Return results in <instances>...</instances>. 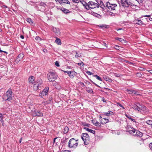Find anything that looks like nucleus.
<instances>
[{
    "label": "nucleus",
    "instance_id": "1",
    "mask_svg": "<svg viewBox=\"0 0 152 152\" xmlns=\"http://www.w3.org/2000/svg\"><path fill=\"white\" fill-rule=\"evenodd\" d=\"M126 131L128 132L131 134L136 137H140L143 135L142 133L132 128H129Z\"/></svg>",
    "mask_w": 152,
    "mask_h": 152
},
{
    "label": "nucleus",
    "instance_id": "2",
    "mask_svg": "<svg viewBox=\"0 0 152 152\" xmlns=\"http://www.w3.org/2000/svg\"><path fill=\"white\" fill-rule=\"evenodd\" d=\"M12 90L11 88L9 89L6 94L3 95V99L6 101H10L12 99Z\"/></svg>",
    "mask_w": 152,
    "mask_h": 152
},
{
    "label": "nucleus",
    "instance_id": "3",
    "mask_svg": "<svg viewBox=\"0 0 152 152\" xmlns=\"http://www.w3.org/2000/svg\"><path fill=\"white\" fill-rule=\"evenodd\" d=\"M47 77L50 82H53L56 79L58 75L55 72H50L48 74Z\"/></svg>",
    "mask_w": 152,
    "mask_h": 152
},
{
    "label": "nucleus",
    "instance_id": "4",
    "mask_svg": "<svg viewBox=\"0 0 152 152\" xmlns=\"http://www.w3.org/2000/svg\"><path fill=\"white\" fill-rule=\"evenodd\" d=\"M81 137L84 141L85 145L88 144L89 142V137L87 133H83L81 135Z\"/></svg>",
    "mask_w": 152,
    "mask_h": 152
},
{
    "label": "nucleus",
    "instance_id": "5",
    "mask_svg": "<svg viewBox=\"0 0 152 152\" xmlns=\"http://www.w3.org/2000/svg\"><path fill=\"white\" fill-rule=\"evenodd\" d=\"M142 2V0H133L129 2V6H130L134 8L137 7L138 4Z\"/></svg>",
    "mask_w": 152,
    "mask_h": 152
},
{
    "label": "nucleus",
    "instance_id": "6",
    "mask_svg": "<svg viewBox=\"0 0 152 152\" xmlns=\"http://www.w3.org/2000/svg\"><path fill=\"white\" fill-rule=\"evenodd\" d=\"M78 144L77 140L74 138H72L69 141L68 146L70 148H75L77 146Z\"/></svg>",
    "mask_w": 152,
    "mask_h": 152
},
{
    "label": "nucleus",
    "instance_id": "7",
    "mask_svg": "<svg viewBox=\"0 0 152 152\" xmlns=\"http://www.w3.org/2000/svg\"><path fill=\"white\" fill-rule=\"evenodd\" d=\"M106 6L110 10H115L117 6V5L116 4L108 1L106 3Z\"/></svg>",
    "mask_w": 152,
    "mask_h": 152
},
{
    "label": "nucleus",
    "instance_id": "8",
    "mask_svg": "<svg viewBox=\"0 0 152 152\" xmlns=\"http://www.w3.org/2000/svg\"><path fill=\"white\" fill-rule=\"evenodd\" d=\"M42 83V80L40 79H39L36 81L34 85V90L35 91H37L38 90L39 87L41 85Z\"/></svg>",
    "mask_w": 152,
    "mask_h": 152
},
{
    "label": "nucleus",
    "instance_id": "9",
    "mask_svg": "<svg viewBox=\"0 0 152 152\" xmlns=\"http://www.w3.org/2000/svg\"><path fill=\"white\" fill-rule=\"evenodd\" d=\"M88 10L89 8L94 9L96 7H99V5L96 4V3L92 1H90L88 3V5L86 6Z\"/></svg>",
    "mask_w": 152,
    "mask_h": 152
},
{
    "label": "nucleus",
    "instance_id": "10",
    "mask_svg": "<svg viewBox=\"0 0 152 152\" xmlns=\"http://www.w3.org/2000/svg\"><path fill=\"white\" fill-rule=\"evenodd\" d=\"M129 2L128 0H121V4L124 7H127L129 6Z\"/></svg>",
    "mask_w": 152,
    "mask_h": 152
},
{
    "label": "nucleus",
    "instance_id": "11",
    "mask_svg": "<svg viewBox=\"0 0 152 152\" xmlns=\"http://www.w3.org/2000/svg\"><path fill=\"white\" fill-rule=\"evenodd\" d=\"M24 57V55L23 53L19 54L17 57L15 62L18 64L21 60Z\"/></svg>",
    "mask_w": 152,
    "mask_h": 152
},
{
    "label": "nucleus",
    "instance_id": "12",
    "mask_svg": "<svg viewBox=\"0 0 152 152\" xmlns=\"http://www.w3.org/2000/svg\"><path fill=\"white\" fill-rule=\"evenodd\" d=\"M34 116H42L43 114L42 113H41L39 111L35 110L32 114Z\"/></svg>",
    "mask_w": 152,
    "mask_h": 152
},
{
    "label": "nucleus",
    "instance_id": "13",
    "mask_svg": "<svg viewBox=\"0 0 152 152\" xmlns=\"http://www.w3.org/2000/svg\"><path fill=\"white\" fill-rule=\"evenodd\" d=\"M55 1L57 2H58L61 4L63 3L70 4V2L68 0H55Z\"/></svg>",
    "mask_w": 152,
    "mask_h": 152
},
{
    "label": "nucleus",
    "instance_id": "14",
    "mask_svg": "<svg viewBox=\"0 0 152 152\" xmlns=\"http://www.w3.org/2000/svg\"><path fill=\"white\" fill-rule=\"evenodd\" d=\"M126 116L127 118H128L130 120H131L133 122V123H135V124L133 123V124H134L136 125H137L138 124V123L136 121V120L132 118L130 115H127L126 114Z\"/></svg>",
    "mask_w": 152,
    "mask_h": 152
},
{
    "label": "nucleus",
    "instance_id": "15",
    "mask_svg": "<svg viewBox=\"0 0 152 152\" xmlns=\"http://www.w3.org/2000/svg\"><path fill=\"white\" fill-rule=\"evenodd\" d=\"M67 73L69 77L71 78H72L74 77V75H75V74H76V72L71 71H67Z\"/></svg>",
    "mask_w": 152,
    "mask_h": 152
},
{
    "label": "nucleus",
    "instance_id": "16",
    "mask_svg": "<svg viewBox=\"0 0 152 152\" xmlns=\"http://www.w3.org/2000/svg\"><path fill=\"white\" fill-rule=\"evenodd\" d=\"M126 91L128 92L129 94H131L132 95H134L135 94L140 95L139 94H137V91L133 90H129L127 89Z\"/></svg>",
    "mask_w": 152,
    "mask_h": 152
},
{
    "label": "nucleus",
    "instance_id": "17",
    "mask_svg": "<svg viewBox=\"0 0 152 152\" xmlns=\"http://www.w3.org/2000/svg\"><path fill=\"white\" fill-rule=\"evenodd\" d=\"M34 77L33 76H30L28 79V81L29 83L30 84H33V83H34Z\"/></svg>",
    "mask_w": 152,
    "mask_h": 152
},
{
    "label": "nucleus",
    "instance_id": "18",
    "mask_svg": "<svg viewBox=\"0 0 152 152\" xmlns=\"http://www.w3.org/2000/svg\"><path fill=\"white\" fill-rule=\"evenodd\" d=\"M48 89L49 88L48 87L46 88L43 90L41 94H42L43 96L47 95L48 93Z\"/></svg>",
    "mask_w": 152,
    "mask_h": 152
},
{
    "label": "nucleus",
    "instance_id": "19",
    "mask_svg": "<svg viewBox=\"0 0 152 152\" xmlns=\"http://www.w3.org/2000/svg\"><path fill=\"white\" fill-rule=\"evenodd\" d=\"M53 31L55 33L56 35H58L60 34V32L59 29L53 27Z\"/></svg>",
    "mask_w": 152,
    "mask_h": 152
},
{
    "label": "nucleus",
    "instance_id": "20",
    "mask_svg": "<svg viewBox=\"0 0 152 152\" xmlns=\"http://www.w3.org/2000/svg\"><path fill=\"white\" fill-rule=\"evenodd\" d=\"M60 9L64 13L67 14L71 12V11L64 8H62Z\"/></svg>",
    "mask_w": 152,
    "mask_h": 152
},
{
    "label": "nucleus",
    "instance_id": "21",
    "mask_svg": "<svg viewBox=\"0 0 152 152\" xmlns=\"http://www.w3.org/2000/svg\"><path fill=\"white\" fill-rule=\"evenodd\" d=\"M101 123L102 124H104L109 122V120L108 119L103 118L101 120Z\"/></svg>",
    "mask_w": 152,
    "mask_h": 152
},
{
    "label": "nucleus",
    "instance_id": "22",
    "mask_svg": "<svg viewBox=\"0 0 152 152\" xmlns=\"http://www.w3.org/2000/svg\"><path fill=\"white\" fill-rule=\"evenodd\" d=\"M103 77L105 80L108 81L110 82H112V81L111 78L106 75H103Z\"/></svg>",
    "mask_w": 152,
    "mask_h": 152
},
{
    "label": "nucleus",
    "instance_id": "23",
    "mask_svg": "<svg viewBox=\"0 0 152 152\" xmlns=\"http://www.w3.org/2000/svg\"><path fill=\"white\" fill-rule=\"evenodd\" d=\"M96 1L97 2L96 4L99 5V6L102 7L103 5L104 4L101 0H96Z\"/></svg>",
    "mask_w": 152,
    "mask_h": 152
},
{
    "label": "nucleus",
    "instance_id": "24",
    "mask_svg": "<svg viewBox=\"0 0 152 152\" xmlns=\"http://www.w3.org/2000/svg\"><path fill=\"white\" fill-rule=\"evenodd\" d=\"M139 108H140V110L138 111L140 112H142V111H145L146 109L145 107L143 106V105H140V107H139Z\"/></svg>",
    "mask_w": 152,
    "mask_h": 152
},
{
    "label": "nucleus",
    "instance_id": "25",
    "mask_svg": "<svg viewBox=\"0 0 152 152\" xmlns=\"http://www.w3.org/2000/svg\"><path fill=\"white\" fill-rule=\"evenodd\" d=\"M87 131L93 133V134H94L95 133V131L94 130H93L91 129H89L88 128L85 127L84 128Z\"/></svg>",
    "mask_w": 152,
    "mask_h": 152
},
{
    "label": "nucleus",
    "instance_id": "26",
    "mask_svg": "<svg viewBox=\"0 0 152 152\" xmlns=\"http://www.w3.org/2000/svg\"><path fill=\"white\" fill-rule=\"evenodd\" d=\"M132 107L134 109V110H137L138 111L139 110L140 108L139 107H138L137 105L135 104L132 105Z\"/></svg>",
    "mask_w": 152,
    "mask_h": 152
},
{
    "label": "nucleus",
    "instance_id": "27",
    "mask_svg": "<svg viewBox=\"0 0 152 152\" xmlns=\"http://www.w3.org/2000/svg\"><path fill=\"white\" fill-rule=\"evenodd\" d=\"M104 115L106 116H109L111 115H113V112L110 111H109L108 112H105L104 113Z\"/></svg>",
    "mask_w": 152,
    "mask_h": 152
},
{
    "label": "nucleus",
    "instance_id": "28",
    "mask_svg": "<svg viewBox=\"0 0 152 152\" xmlns=\"http://www.w3.org/2000/svg\"><path fill=\"white\" fill-rule=\"evenodd\" d=\"M80 2L83 4V6L85 7V8L87 9L88 8L87 7H86V6L88 5V4L86 3L84 1H80Z\"/></svg>",
    "mask_w": 152,
    "mask_h": 152
},
{
    "label": "nucleus",
    "instance_id": "29",
    "mask_svg": "<svg viewBox=\"0 0 152 152\" xmlns=\"http://www.w3.org/2000/svg\"><path fill=\"white\" fill-rule=\"evenodd\" d=\"M135 21H137V22H136L137 24H139L140 25H142L143 24L142 22L140 20H136Z\"/></svg>",
    "mask_w": 152,
    "mask_h": 152
},
{
    "label": "nucleus",
    "instance_id": "30",
    "mask_svg": "<svg viewBox=\"0 0 152 152\" xmlns=\"http://www.w3.org/2000/svg\"><path fill=\"white\" fill-rule=\"evenodd\" d=\"M55 42L58 45H61V44L60 39L58 38H56Z\"/></svg>",
    "mask_w": 152,
    "mask_h": 152
},
{
    "label": "nucleus",
    "instance_id": "31",
    "mask_svg": "<svg viewBox=\"0 0 152 152\" xmlns=\"http://www.w3.org/2000/svg\"><path fill=\"white\" fill-rule=\"evenodd\" d=\"M27 21L30 24L32 25L34 24V22L30 18H27Z\"/></svg>",
    "mask_w": 152,
    "mask_h": 152
},
{
    "label": "nucleus",
    "instance_id": "32",
    "mask_svg": "<svg viewBox=\"0 0 152 152\" xmlns=\"http://www.w3.org/2000/svg\"><path fill=\"white\" fill-rule=\"evenodd\" d=\"M115 39L116 40H118L120 42H124L125 41V40L124 39L116 37Z\"/></svg>",
    "mask_w": 152,
    "mask_h": 152
},
{
    "label": "nucleus",
    "instance_id": "33",
    "mask_svg": "<svg viewBox=\"0 0 152 152\" xmlns=\"http://www.w3.org/2000/svg\"><path fill=\"white\" fill-rule=\"evenodd\" d=\"M0 121L1 122L2 125H4V121L3 120V116L1 113H0Z\"/></svg>",
    "mask_w": 152,
    "mask_h": 152
},
{
    "label": "nucleus",
    "instance_id": "34",
    "mask_svg": "<svg viewBox=\"0 0 152 152\" xmlns=\"http://www.w3.org/2000/svg\"><path fill=\"white\" fill-rule=\"evenodd\" d=\"M69 130V128L67 126H66L64 129V134H66L68 132Z\"/></svg>",
    "mask_w": 152,
    "mask_h": 152
},
{
    "label": "nucleus",
    "instance_id": "35",
    "mask_svg": "<svg viewBox=\"0 0 152 152\" xmlns=\"http://www.w3.org/2000/svg\"><path fill=\"white\" fill-rule=\"evenodd\" d=\"M98 26L101 28H107L108 26L104 24H102Z\"/></svg>",
    "mask_w": 152,
    "mask_h": 152
},
{
    "label": "nucleus",
    "instance_id": "36",
    "mask_svg": "<svg viewBox=\"0 0 152 152\" xmlns=\"http://www.w3.org/2000/svg\"><path fill=\"white\" fill-rule=\"evenodd\" d=\"M95 121H93L92 122L96 126H100V123L98 122L97 121H96L95 122Z\"/></svg>",
    "mask_w": 152,
    "mask_h": 152
},
{
    "label": "nucleus",
    "instance_id": "37",
    "mask_svg": "<svg viewBox=\"0 0 152 152\" xmlns=\"http://www.w3.org/2000/svg\"><path fill=\"white\" fill-rule=\"evenodd\" d=\"M94 76L96 78L97 80H100L101 81H102L101 78L100 77L98 76L97 75H94Z\"/></svg>",
    "mask_w": 152,
    "mask_h": 152
},
{
    "label": "nucleus",
    "instance_id": "38",
    "mask_svg": "<svg viewBox=\"0 0 152 152\" xmlns=\"http://www.w3.org/2000/svg\"><path fill=\"white\" fill-rule=\"evenodd\" d=\"M146 122L147 124L150 125H151L152 124V121L151 120H147Z\"/></svg>",
    "mask_w": 152,
    "mask_h": 152
},
{
    "label": "nucleus",
    "instance_id": "39",
    "mask_svg": "<svg viewBox=\"0 0 152 152\" xmlns=\"http://www.w3.org/2000/svg\"><path fill=\"white\" fill-rule=\"evenodd\" d=\"M39 6H42L43 7H45L46 4L45 3L42 2H41L39 4Z\"/></svg>",
    "mask_w": 152,
    "mask_h": 152
},
{
    "label": "nucleus",
    "instance_id": "40",
    "mask_svg": "<svg viewBox=\"0 0 152 152\" xmlns=\"http://www.w3.org/2000/svg\"><path fill=\"white\" fill-rule=\"evenodd\" d=\"M117 105L121 107L123 109H125V108L120 103L118 102L117 103Z\"/></svg>",
    "mask_w": 152,
    "mask_h": 152
},
{
    "label": "nucleus",
    "instance_id": "41",
    "mask_svg": "<svg viewBox=\"0 0 152 152\" xmlns=\"http://www.w3.org/2000/svg\"><path fill=\"white\" fill-rule=\"evenodd\" d=\"M77 64L78 66L82 65L83 66V65H84V64L83 63V62H81L80 63H77Z\"/></svg>",
    "mask_w": 152,
    "mask_h": 152
},
{
    "label": "nucleus",
    "instance_id": "42",
    "mask_svg": "<svg viewBox=\"0 0 152 152\" xmlns=\"http://www.w3.org/2000/svg\"><path fill=\"white\" fill-rule=\"evenodd\" d=\"M114 75L116 77H119L121 75L117 73H114Z\"/></svg>",
    "mask_w": 152,
    "mask_h": 152
},
{
    "label": "nucleus",
    "instance_id": "43",
    "mask_svg": "<svg viewBox=\"0 0 152 152\" xmlns=\"http://www.w3.org/2000/svg\"><path fill=\"white\" fill-rule=\"evenodd\" d=\"M149 146L150 149L152 151V143H151L149 144Z\"/></svg>",
    "mask_w": 152,
    "mask_h": 152
},
{
    "label": "nucleus",
    "instance_id": "44",
    "mask_svg": "<svg viewBox=\"0 0 152 152\" xmlns=\"http://www.w3.org/2000/svg\"><path fill=\"white\" fill-rule=\"evenodd\" d=\"M35 39L38 41H39L40 40V38L39 36L36 37L35 38Z\"/></svg>",
    "mask_w": 152,
    "mask_h": 152
},
{
    "label": "nucleus",
    "instance_id": "45",
    "mask_svg": "<svg viewBox=\"0 0 152 152\" xmlns=\"http://www.w3.org/2000/svg\"><path fill=\"white\" fill-rule=\"evenodd\" d=\"M55 65L57 66H59V62L58 61H56V62H55Z\"/></svg>",
    "mask_w": 152,
    "mask_h": 152
},
{
    "label": "nucleus",
    "instance_id": "46",
    "mask_svg": "<svg viewBox=\"0 0 152 152\" xmlns=\"http://www.w3.org/2000/svg\"><path fill=\"white\" fill-rule=\"evenodd\" d=\"M80 55L79 54L77 53H76L75 55V57L77 58L80 57Z\"/></svg>",
    "mask_w": 152,
    "mask_h": 152
},
{
    "label": "nucleus",
    "instance_id": "47",
    "mask_svg": "<svg viewBox=\"0 0 152 152\" xmlns=\"http://www.w3.org/2000/svg\"><path fill=\"white\" fill-rule=\"evenodd\" d=\"M86 73L88 75H91L93 74L90 71H87Z\"/></svg>",
    "mask_w": 152,
    "mask_h": 152
},
{
    "label": "nucleus",
    "instance_id": "48",
    "mask_svg": "<svg viewBox=\"0 0 152 152\" xmlns=\"http://www.w3.org/2000/svg\"><path fill=\"white\" fill-rule=\"evenodd\" d=\"M102 100L104 102H106V100L104 98H103V97L102 98Z\"/></svg>",
    "mask_w": 152,
    "mask_h": 152
},
{
    "label": "nucleus",
    "instance_id": "49",
    "mask_svg": "<svg viewBox=\"0 0 152 152\" xmlns=\"http://www.w3.org/2000/svg\"><path fill=\"white\" fill-rule=\"evenodd\" d=\"M102 45H103V46H105L106 47H107L106 45H107V44L106 43H104V42H103V43L102 44Z\"/></svg>",
    "mask_w": 152,
    "mask_h": 152
},
{
    "label": "nucleus",
    "instance_id": "50",
    "mask_svg": "<svg viewBox=\"0 0 152 152\" xmlns=\"http://www.w3.org/2000/svg\"><path fill=\"white\" fill-rule=\"evenodd\" d=\"M43 51L45 53H47V50L46 49H43Z\"/></svg>",
    "mask_w": 152,
    "mask_h": 152
},
{
    "label": "nucleus",
    "instance_id": "51",
    "mask_svg": "<svg viewBox=\"0 0 152 152\" xmlns=\"http://www.w3.org/2000/svg\"><path fill=\"white\" fill-rule=\"evenodd\" d=\"M147 71L150 73L152 74V70H147Z\"/></svg>",
    "mask_w": 152,
    "mask_h": 152
},
{
    "label": "nucleus",
    "instance_id": "52",
    "mask_svg": "<svg viewBox=\"0 0 152 152\" xmlns=\"http://www.w3.org/2000/svg\"><path fill=\"white\" fill-rule=\"evenodd\" d=\"M74 2H75V3H78L79 2V1L78 0H75L74 1Z\"/></svg>",
    "mask_w": 152,
    "mask_h": 152
},
{
    "label": "nucleus",
    "instance_id": "53",
    "mask_svg": "<svg viewBox=\"0 0 152 152\" xmlns=\"http://www.w3.org/2000/svg\"><path fill=\"white\" fill-rule=\"evenodd\" d=\"M20 37L22 39H23L24 38V36H23V35H21L20 36Z\"/></svg>",
    "mask_w": 152,
    "mask_h": 152
},
{
    "label": "nucleus",
    "instance_id": "54",
    "mask_svg": "<svg viewBox=\"0 0 152 152\" xmlns=\"http://www.w3.org/2000/svg\"><path fill=\"white\" fill-rule=\"evenodd\" d=\"M61 152H70L68 151L65 150V151H62Z\"/></svg>",
    "mask_w": 152,
    "mask_h": 152
},
{
    "label": "nucleus",
    "instance_id": "55",
    "mask_svg": "<svg viewBox=\"0 0 152 152\" xmlns=\"http://www.w3.org/2000/svg\"><path fill=\"white\" fill-rule=\"evenodd\" d=\"M144 16L145 17H149L150 16V15H146Z\"/></svg>",
    "mask_w": 152,
    "mask_h": 152
},
{
    "label": "nucleus",
    "instance_id": "56",
    "mask_svg": "<svg viewBox=\"0 0 152 152\" xmlns=\"http://www.w3.org/2000/svg\"><path fill=\"white\" fill-rule=\"evenodd\" d=\"M22 138H21L19 140V142L20 143L22 142Z\"/></svg>",
    "mask_w": 152,
    "mask_h": 152
},
{
    "label": "nucleus",
    "instance_id": "57",
    "mask_svg": "<svg viewBox=\"0 0 152 152\" xmlns=\"http://www.w3.org/2000/svg\"><path fill=\"white\" fill-rule=\"evenodd\" d=\"M57 138V137H56V138H55L54 139V140H53V142H54L55 141V140H56Z\"/></svg>",
    "mask_w": 152,
    "mask_h": 152
},
{
    "label": "nucleus",
    "instance_id": "58",
    "mask_svg": "<svg viewBox=\"0 0 152 152\" xmlns=\"http://www.w3.org/2000/svg\"><path fill=\"white\" fill-rule=\"evenodd\" d=\"M87 91H88V92H91V91L93 92V91H92V90H87Z\"/></svg>",
    "mask_w": 152,
    "mask_h": 152
},
{
    "label": "nucleus",
    "instance_id": "59",
    "mask_svg": "<svg viewBox=\"0 0 152 152\" xmlns=\"http://www.w3.org/2000/svg\"><path fill=\"white\" fill-rule=\"evenodd\" d=\"M149 19L150 21H152V18H149Z\"/></svg>",
    "mask_w": 152,
    "mask_h": 152
},
{
    "label": "nucleus",
    "instance_id": "60",
    "mask_svg": "<svg viewBox=\"0 0 152 152\" xmlns=\"http://www.w3.org/2000/svg\"><path fill=\"white\" fill-rule=\"evenodd\" d=\"M122 29L121 28H119L118 29H117V31H118V30H121Z\"/></svg>",
    "mask_w": 152,
    "mask_h": 152
},
{
    "label": "nucleus",
    "instance_id": "61",
    "mask_svg": "<svg viewBox=\"0 0 152 152\" xmlns=\"http://www.w3.org/2000/svg\"><path fill=\"white\" fill-rule=\"evenodd\" d=\"M62 71H63L65 73H67V71H65L64 70H62Z\"/></svg>",
    "mask_w": 152,
    "mask_h": 152
},
{
    "label": "nucleus",
    "instance_id": "62",
    "mask_svg": "<svg viewBox=\"0 0 152 152\" xmlns=\"http://www.w3.org/2000/svg\"><path fill=\"white\" fill-rule=\"evenodd\" d=\"M82 85H83L84 86V84L83 83H81Z\"/></svg>",
    "mask_w": 152,
    "mask_h": 152
},
{
    "label": "nucleus",
    "instance_id": "63",
    "mask_svg": "<svg viewBox=\"0 0 152 152\" xmlns=\"http://www.w3.org/2000/svg\"><path fill=\"white\" fill-rule=\"evenodd\" d=\"M4 53H6L7 54V52H6V51H4Z\"/></svg>",
    "mask_w": 152,
    "mask_h": 152
},
{
    "label": "nucleus",
    "instance_id": "64",
    "mask_svg": "<svg viewBox=\"0 0 152 152\" xmlns=\"http://www.w3.org/2000/svg\"><path fill=\"white\" fill-rule=\"evenodd\" d=\"M0 52H4V51H2V50H0Z\"/></svg>",
    "mask_w": 152,
    "mask_h": 152
}]
</instances>
